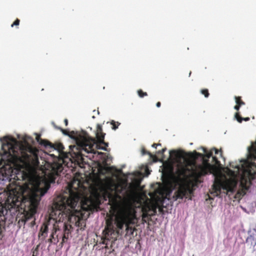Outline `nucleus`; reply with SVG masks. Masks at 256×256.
Segmentation results:
<instances>
[{
	"label": "nucleus",
	"mask_w": 256,
	"mask_h": 256,
	"mask_svg": "<svg viewBox=\"0 0 256 256\" xmlns=\"http://www.w3.org/2000/svg\"><path fill=\"white\" fill-rule=\"evenodd\" d=\"M7 188L4 202L6 208L10 210L16 206L18 207L22 203L28 202L30 216L28 214L24 215V219H22V221L26 222L36 212L40 197L46 192L48 186L42 189L37 186L34 190H32L27 184L24 186L10 184Z\"/></svg>",
	"instance_id": "f257e3e1"
},
{
	"label": "nucleus",
	"mask_w": 256,
	"mask_h": 256,
	"mask_svg": "<svg viewBox=\"0 0 256 256\" xmlns=\"http://www.w3.org/2000/svg\"><path fill=\"white\" fill-rule=\"evenodd\" d=\"M84 179L82 174L80 173H76L72 180L68 184L69 194L68 196L60 195L54 200V206L57 210H58V214L60 212L70 211L72 212L74 210L76 206L78 204V208L84 211H92L96 207V202L90 196L81 197V194L79 192V188L83 187Z\"/></svg>",
	"instance_id": "f03ea898"
},
{
	"label": "nucleus",
	"mask_w": 256,
	"mask_h": 256,
	"mask_svg": "<svg viewBox=\"0 0 256 256\" xmlns=\"http://www.w3.org/2000/svg\"><path fill=\"white\" fill-rule=\"evenodd\" d=\"M6 142L2 146L0 152L1 156L0 166L11 169L12 166L18 163H24L28 165L37 166L39 164L38 156L36 151L32 148L28 152L22 150L18 145L8 142V137L4 138Z\"/></svg>",
	"instance_id": "7ed1b4c3"
},
{
	"label": "nucleus",
	"mask_w": 256,
	"mask_h": 256,
	"mask_svg": "<svg viewBox=\"0 0 256 256\" xmlns=\"http://www.w3.org/2000/svg\"><path fill=\"white\" fill-rule=\"evenodd\" d=\"M106 134L103 132L102 126L98 124L96 126V138L90 136L88 133L84 132L83 134H79L75 138L76 146H70V154L74 161L80 164L84 162V154H96L95 149H101L107 150L106 148L100 147L98 144V141H103Z\"/></svg>",
	"instance_id": "20e7f679"
},
{
	"label": "nucleus",
	"mask_w": 256,
	"mask_h": 256,
	"mask_svg": "<svg viewBox=\"0 0 256 256\" xmlns=\"http://www.w3.org/2000/svg\"><path fill=\"white\" fill-rule=\"evenodd\" d=\"M53 226L54 229V232L56 236L59 238V240L62 239L60 242L61 246L68 242L70 234H71L72 226L68 222L57 220L51 216L48 220L45 221L42 224L40 232L38 237L42 240H44L48 236V226L50 224Z\"/></svg>",
	"instance_id": "39448f33"
},
{
	"label": "nucleus",
	"mask_w": 256,
	"mask_h": 256,
	"mask_svg": "<svg viewBox=\"0 0 256 256\" xmlns=\"http://www.w3.org/2000/svg\"><path fill=\"white\" fill-rule=\"evenodd\" d=\"M248 152L253 162L248 164L241 175L240 186L242 189L238 193L242 196L246 194L252 184V181L256 178V142L248 148Z\"/></svg>",
	"instance_id": "423d86ee"
},
{
	"label": "nucleus",
	"mask_w": 256,
	"mask_h": 256,
	"mask_svg": "<svg viewBox=\"0 0 256 256\" xmlns=\"http://www.w3.org/2000/svg\"><path fill=\"white\" fill-rule=\"evenodd\" d=\"M137 218L135 209L130 206H124L120 208L115 216V224L118 228L122 230L124 226L127 233L129 230L132 234L134 228L130 224L137 222Z\"/></svg>",
	"instance_id": "0eeeda50"
},
{
	"label": "nucleus",
	"mask_w": 256,
	"mask_h": 256,
	"mask_svg": "<svg viewBox=\"0 0 256 256\" xmlns=\"http://www.w3.org/2000/svg\"><path fill=\"white\" fill-rule=\"evenodd\" d=\"M217 167L209 162L208 158H203L202 164H199L197 167L192 170V176L194 178L196 183L199 182V178L202 176L208 174H214L217 172Z\"/></svg>",
	"instance_id": "6e6552de"
},
{
	"label": "nucleus",
	"mask_w": 256,
	"mask_h": 256,
	"mask_svg": "<svg viewBox=\"0 0 256 256\" xmlns=\"http://www.w3.org/2000/svg\"><path fill=\"white\" fill-rule=\"evenodd\" d=\"M106 226L103 232L104 238H102V243L105 244V248L109 249L112 248V243L114 240H112L113 236H116L115 230L112 220H108L106 222Z\"/></svg>",
	"instance_id": "1a4fd4ad"
},
{
	"label": "nucleus",
	"mask_w": 256,
	"mask_h": 256,
	"mask_svg": "<svg viewBox=\"0 0 256 256\" xmlns=\"http://www.w3.org/2000/svg\"><path fill=\"white\" fill-rule=\"evenodd\" d=\"M237 182L235 180H227L226 181H218L213 184V189L216 192L220 193L221 189L232 192L236 186Z\"/></svg>",
	"instance_id": "9d476101"
},
{
	"label": "nucleus",
	"mask_w": 256,
	"mask_h": 256,
	"mask_svg": "<svg viewBox=\"0 0 256 256\" xmlns=\"http://www.w3.org/2000/svg\"><path fill=\"white\" fill-rule=\"evenodd\" d=\"M192 192L189 186L186 184H180L177 190H176L174 194L173 198L176 200L178 198L182 199L188 194V193L190 194Z\"/></svg>",
	"instance_id": "9b49d317"
},
{
	"label": "nucleus",
	"mask_w": 256,
	"mask_h": 256,
	"mask_svg": "<svg viewBox=\"0 0 256 256\" xmlns=\"http://www.w3.org/2000/svg\"><path fill=\"white\" fill-rule=\"evenodd\" d=\"M60 162H64L63 158L59 160ZM52 171L56 175H58L63 170V166L62 162H54L51 165Z\"/></svg>",
	"instance_id": "f8f14e48"
},
{
	"label": "nucleus",
	"mask_w": 256,
	"mask_h": 256,
	"mask_svg": "<svg viewBox=\"0 0 256 256\" xmlns=\"http://www.w3.org/2000/svg\"><path fill=\"white\" fill-rule=\"evenodd\" d=\"M204 152L205 153L204 155L194 151L193 153L188 154V156L194 158H197L198 156H203L206 157L208 159L212 156L213 153L212 150H210V152H208L206 148H204Z\"/></svg>",
	"instance_id": "ddd939ff"
},
{
	"label": "nucleus",
	"mask_w": 256,
	"mask_h": 256,
	"mask_svg": "<svg viewBox=\"0 0 256 256\" xmlns=\"http://www.w3.org/2000/svg\"><path fill=\"white\" fill-rule=\"evenodd\" d=\"M246 242L250 246L256 245V230L254 229L246 240Z\"/></svg>",
	"instance_id": "4468645a"
},
{
	"label": "nucleus",
	"mask_w": 256,
	"mask_h": 256,
	"mask_svg": "<svg viewBox=\"0 0 256 256\" xmlns=\"http://www.w3.org/2000/svg\"><path fill=\"white\" fill-rule=\"evenodd\" d=\"M170 156L174 157L177 160H178L182 158H184L186 154L182 151H178L176 150H172L170 152Z\"/></svg>",
	"instance_id": "2eb2a0df"
},
{
	"label": "nucleus",
	"mask_w": 256,
	"mask_h": 256,
	"mask_svg": "<svg viewBox=\"0 0 256 256\" xmlns=\"http://www.w3.org/2000/svg\"><path fill=\"white\" fill-rule=\"evenodd\" d=\"M48 147L53 148L54 149L57 150L60 154L63 153V150L64 149V146L61 143H56L52 144L50 142V144L48 146Z\"/></svg>",
	"instance_id": "dca6fc26"
},
{
	"label": "nucleus",
	"mask_w": 256,
	"mask_h": 256,
	"mask_svg": "<svg viewBox=\"0 0 256 256\" xmlns=\"http://www.w3.org/2000/svg\"><path fill=\"white\" fill-rule=\"evenodd\" d=\"M36 141L41 145L46 148H48V145L50 144V142L46 140H42L40 138V136L37 134L36 136Z\"/></svg>",
	"instance_id": "f3484780"
},
{
	"label": "nucleus",
	"mask_w": 256,
	"mask_h": 256,
	"mask_svg": "<svg viewBox=\"0 0 256 256\" xmlns=\"http://www.w3.org/2000/svg\"><path fill=\"white\" fill-rule=\"evenodd\" d=\"M142 155L148 154L150 158H152L154 162H156L158 160V157L151 152L147 151L144 148L142 149Z\"/></svg>",
	"instance_id": "a211bd4d"
},
{
	"label": "nucleus",
	"mask_w": 256,
	"mask_h": 256,
	"mask_svg": "<svg viewBox=\"0 0 256 256\" xmlns=\"http://www.w3.org/2000/svg\"><path fill=\"white\" fill-rule=\"evenodd\" d=\"M50 238H52V240H54V244H57L58 243V242H59V238H58L56 236V235L55 232H54V229L53 228H52V234H50Z\"/></svg>",
	"instance_id": "6ab92c4d"
},
{
	"label": "nucleus",
	"mask_w": 256,
	"mask_h": 256,
	"mask_svg": "<svg viewBox=\"0 0 256 256\" xmlns=\"http://www.w3.org/2000/svg\"><path fill=\"white\" fill-rule=\"evenodd\" d=\"M110 124L112 126V129L114 130H116L118 128L120 123L118 122H115L114 120H112L110 122Z\"/></svg>",
	"instance_id": "aec40b11"
},
{
	"label": "nucleus",
	"mask_w": 256,
	"mask_h": 256,
	"mask_svg": "<svg viewBox=\"0 0 256 256\" xmlns=\"http://www.w3.org/2000/svg\"><path fill=\"white\" fill-rule=\"evenodd\" d=\"M97 144L100 146V147L106 148L108 150L106 147L108 146V142H106L104 139H103L102 142H101L100 140L98 141Z\"/></svg>",
	"instance_id": "412c9836"
},
{
	"label": "nucleus",
	"mask_w": 256,
	"mask_h": 256,
	"mask_svg": "<svg viewBox=\"0 0 256 256\" xmlns=\"http://www.w3.org/2000/svg\"><path fill=\"white\" fill-rule=\"evenodd\" d=\"M235 99L236 104L242 106L245 104V103L242 100L240 96H236Z\"/></svg>",
	"instance_id": "4be33fe9"
},
{
	"label": "nucleus",
	"mask_w": 256,
	"mask_h": 256,
	"mask_svg": "<svg viewBox=\"0 0 256 256\" xmlns=\"http://www.w3.org/2000/svg\"><path fill=\"white\" fill-rule=\"evenodd\" d=\"M212 162L214 163V166H220V162L218 160V158L215 156H212Z\"/></svg>",
	"instance_id": "5701e85b"
},
{
	"label": "nucleus",
	"mask_w": 256,
	"mask_h": 256,
	"mask_svg": "<svg viewBox=\"0 0 256 256\" xmlns=\"http://www.w3.org/2000/svg\"><path fill=\"white\" fill-rule=\"evenodd\" d=\"M54 126L56 128L58 129V130H60L61 132H62L65 134V135H69L68 134V132L67 130H64L62 128H61L60 127H58V126H56L55 124H54Z\"/></svg>",
	"instance_id": "b1692460"
},
{
	"label": "nucleus",
	"mask_w": 256,
	"mask_h": 256,
	"mask_svg": "<svg viewBox=\"0 0 256 256\" xmlns=\"http://www.w3.org/2000/svg\"><path fill=\"white\" fill-rule=\"evenodd\" d=\"M138 96L140 98H143L148 96V94L146 92H144L142 90H138Z\"/></svg>",
	"instance_id": "393cba45"
},
{
	"label": "nucleus",
	"mask_w": 256,
	"mask_h": 256,
	"mask_svg": "<svg viewBox=\"0 0 256 256\" xmlns=\"http://www.w3.org/2000/svg\"><path fill=\"white\" fill-rule=\"evenodd\" d=\"M202 94H204L206 98H208L210 94L208 89H202L200 90Z\"/></svg>",
	"instance_id": "a878e982"
},
{
	"label": "nucleus",
	"mask_w": 256,
	"mask_h": 256,
	"mask_svg": "<svg viewBox=\"0 0 256 256\" xmlns=\"http://www.w3.org/2000/svg\"><path fill=\"white\" fill-rule=\"evenodd\" d=\"M234 117L239 122H242L243 120V118L240 116L239 112H236Z\"/></svg>",
	"instance_id": "bb28decb"
},
{
	"label": "nucleus",
	"mask_w": 256,
	"mask_h": 256,
	"mask_svg": "<svg viewBox=\"0 0 256 256\" xmlns=\"http://www.w3.org/2000/svg\"><path fill=\"white\" fill-rule=\"evenodd\" d=\"M211 150H212V152L214 151V153H215L216 154H218L219 152H220V157L222 156V151L221 149L219 150H218L216 149V148H214Z\"/></svg>",
	"instance_id": "cd10ccee"
},
{
	"label": "nucleus",
	"mask_w": 256,
	"mask_h": 256,
	"mask_svg": "<svg viewBox=\"0 0 256 256\" xmlns=\"http://www.w3.org/2000/svg\"><path fill=\"white\" fill-rule=\"evenodd\" d=\"M38 246H37L33 250L32 256H38Z\"/></svg>",
	"instance_id": "c85d7f7f"
},
{
	"label": "nucleus",
	"mask_w": 256,
	"mask_h": 256,
	"mask_svg": "<svg viewBox=\"0 0 256 256\" xmlns=\"http://www.w3.org/2000/svg\"><path fill=\"white\" fill-rule=\"evenodd\" d=\"M20 20L19 19L16 18L14 22H13V24L11 25L12 27H13L14 26H18L20 24Z\"/></svg>",
	"instance_id": "c756f323"
},
{
	"label": "nucleus",
	"mask_w": 256,
	"mask_h": 256,
	"mask_svg": "<svg viewBox=\"0 0 256 256\" xmlns=\"http://www.w3.org/2000/svg\"><path fill=\"white\" fill-rule=\"evenodd\" d=\"M166 150V148H162V150H158V152H156V153L158 154H161L162 156L164 154V152Z\"/></svg>",
	"instance_id": "7c9ffc66"
},
{
	"label": "nucleus",
	"mask_w": 256,
	"mask_h": 256,
	"mask_svg": "<svg viewBox=\"0 0 256 256\" xmlns=\"http://www.w3.org/2000/svg\"><path fill=\"white\" fill-rule=\"evenodd\" d=\"M240 106L238 105V104H236V105L234 106V109H235L236 110H240Z\"/></svg>",
	"instance_id": "2f4dec72"
},
{
	"label": "nucleus",
	"mask_w": 256,
	"mask_h": 256,
	"mask_svg": "<svg viewBox=\"0 0 256 256\" xmlns=\"http://www.w3.org/2000/svg\"><path fill=\"white\" fill-rule=\"evenodd\" d=\"M161 106V103L160 102H158L156 104V106L158 107V108H160Z\"/></svg>",
	"instance_id": "473e14b6"
},
{
	"label": "nucleus",
	"mask_w": 256,
	"mask_h": 256,
	"mask_svg": "<svg viewBox=\"0 0 256 256\" xmlns=\"http://www.w3.org/2000/svg\"><path fill=\"white\" fill-rule=\"evenodd\" d=\"M48 242L50 244L54 243V240L50 238L48 240Z\"/></svg>",
	"instance_id": "72a5a7b5"
},
{
	"label": "nucleus",
	"mask_w": 256,
	"mask_h": 256,
	"mask_svg": "<svg viewBox=\"0 0 256 256\" xmlns=\"http://www.w3.org/2000/svg\"><path fill=\"white\" fill-rule=\"evenodd\" d=\"M64 124H65V125H66V126H68V120L67 119H66H66H64Z\"/></svg>",
	"instance_id": "f704fd0d"
},
{
	"label": "nucleus",
	"mask_w": 256,
	"mask_h": 256,
	"mask_svg": "<svg viewBox=\"0 0 256 256\" xmlns=\"http://www.w3.org/2000/svg\"><path fill=\"white\" fill-rule=\"evenodd\" d=\"M157 146H158V144H154L152 145V146L154 148H157Z\"/></svg>",
	"instance_id": "c9c22d12"
},
{
	"label": "nucleus",
	"mask_w": 256,
	"mask_h": 256,
	"mask_svg": "<svg viewBox=\"0 0 256 256\" xmlns=\"http://www.w3.org/2000/svg\"><path fill=\"white\" fill-rule=\"evenodd\" d=\"M250 120V118L247 117V118H243V120H244V121H248Z\"/></svg>",
	"instance_id": "e433bc0d"
},
{
	"label": "nucleus",
	"mask_w": 256,
	"mask_h": 256,
	"mask_svg": "<svg viewBox=\"0 0 256 256\" xmlns=\"http://www.w3.org/2000/svg\"><path fill=\"white\" fill-rule=\"evenodd\" d=\"M182 172L184 173L185 172H186V168L185 167H183L182 168Z\"/></svg>",
	"instance_id": "4c0bfd02"
},
{
	"label": "nucleus",
	"mask_w": 256,
	"mask_h": 256,
	"mask_svg": "<svg viewBox=\"0 0 256 256\" xmlns=\"http://www.w3.org/2000/svg\"><path fill=\"white\" fill-rule=\"evenodd\" d=\"M230 166H232V168H234V166H232L230 164ZM238 168V166L234 167V168Z\"/></svg>",
	"instance_id": "58836bf2"
},
{
	"label": "nucleus",
	"mask_w": 256,
	"mask_h": 256,
	"mask_svg": "<svg viewBox=\"0 0 256 256\" xmlns=\"http://www.w3.org/2000/svg\"><path fill=\"white\" fill-rule=\"evenodd\" d=\"M191 73H192V72H190V74H189V76H190L191 75Z\"/></svg>",
	"instance_id": "ea45409f"
},
{
	"label": "nucleus",
	"mask_w": 256,
	"mask_h": 256,
	"mask_svg": "<svg viewBox=\"0 0 256 256\" xmlns=\"http://www.w3.org/2000/svg\"><path fill=\"white\" fill-rule=\"evenodd\" d=\"M158 144V146H161L160 144Z\"/></svg>",
	"instance_id": "a19ab883"
},
{
	"label": "nucleus",
	"mask_w": 256,
	"mask_h": 256,
	"mask_svg": "<svg viewBox=\"0 0 256 256\" xmlns=\"http://www.w3.org/2000/svg\"><path fill=\"white\" fill-rule=\"evenodd\" d=\"M70 218H71L70 216V217L68 218V219H69V220H70Z\"/></svg>",
	"instance_id": "79ce46f5"
},
{
	"label": "nucleus",
	"mask_w": 256,
	"mask_h": 256,
	"mask_svg": "<svg viewBox=\"0 0 256 256\" xmlns=\"http://www.w3.org/2000/svg\"><path fill=\"white\" fill-rule=\"evenodd\" d=\"M112 252L111 251H110L108 252V253L110 254Z\"/></svg>",
	"instance_id": "37998d69"
}]
</instances>
